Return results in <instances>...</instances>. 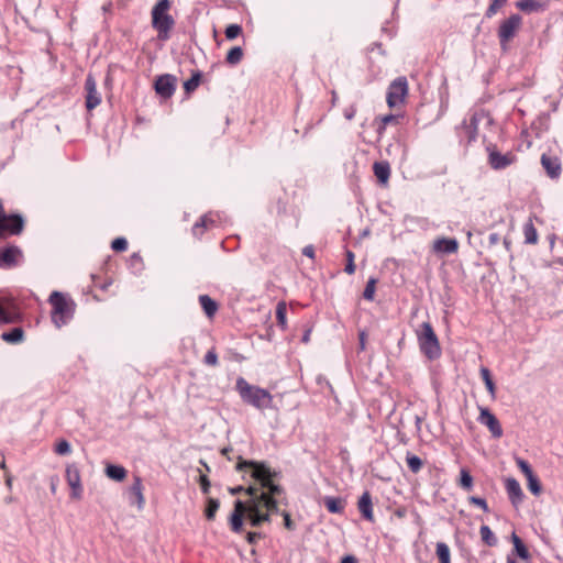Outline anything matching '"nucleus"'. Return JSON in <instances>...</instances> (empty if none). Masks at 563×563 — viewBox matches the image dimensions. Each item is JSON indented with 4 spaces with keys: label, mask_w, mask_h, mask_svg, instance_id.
<instances>
[{
    "label": "nucleus",
    "mask_w": 563,
    "mask_h": 563,
    "mask_svg": "<svg viewBox=\"0 0 563 563\" xmlns=\"http://www.w3.org/2000/svg\"><path fill=\"white\" fill-rule=\"evenodd\" d=\"M376 284H377V279L374 278V277H371L367 280V284H366L365 289L363 291V297H364L365 300H367V301H373L374 300L375 290H376Z\"/></svg>",
    "instance_id": "e433bc0d"
},
{
    "label": "nucleus",
    "mask_w": 563,
    "mask_h": 563,
    "mask_svg": "<svg viewBox=\"0 0 563 563\" xmlns=\"http://www.w3.org/2000/svg\"><path fill=\"white\" fill-rule=\"evenodd\" d=\"M432 250L435 253L453 254L459 250V243L455 239L440 238L433 242Z\"/></svg>",
    "instance_id": "dca6fc26"
},
{
    "label": "nucleus",
    "mask_w": 563,
    "mask_h": 563,
    "mask_svg": "<svg viewBox=\"0 0 563 563\" xmlns=\"http://www.w3.org/2000/svg\"><path fill=\"white\" fill-rule=\"evenodd\" d=\"M357 508L362 514L363 518L369 522H374V511H373V503L372 496L369 492H364L357 501Z\"/></svg>",
    "instance_id": "f3484780"
},
{
    "label": "nucleus",
    "mask_w": 563,
    "mask_h": 563,
    "mask_svg": "<svg viewBox=\"0 0 563 563\" xmlns=\"http://www.w3.org/2000/svg\"><path fill=\"white\" fill-rule=\"evenodd\" d=\"M343 114L346 120H352L356 114V107L352 104L345 108Z\"/></svg>",
    "instance_id": "3c124183"
},
{
    "label": "nucleus",
    "mask_w": 563,
    "mask_h": 563,
    "mask_svg": "<svg viewBox=\"0 0 563 563\" xmlns=\"http://www.w3.org/2000/svg\"><path fill=\"white\" fill-rule=\"evenodd\" d=\"M523 235H525V243L534 245L539 241L538 231L532 222L531 219H529L528 222L523 225Z\"/></svg>",
    "instance_id": "b1692460"
},
{
    "label": "nucleus",
    "mask_w": 563,
    "mask_h": 563,
    "mask_svg": "<svg viewBox=\"0 0 563 563\" xmlns=\"http://www.w3.org/2000/svg\"><path fill=\"white\" fill-rule=\"evenodd\" d=\"M345 256H346V265H345L344 272L347 273L349 275H352L355 273L354 253L350 250H346Z\"/></svg>",
    "instance_id": "c03bdc74"
},
{
    "label": "nucleus",
    "mask_w": 563,
    "mask_h": 563,
    "mask_svg": "<svg viewBox=\"0 0 563 563\" xmlns=\"http://www.w3.org/2000/svg\"><path fill=\"white\" fill-rule=\"evenodd\" d=\"M282 314H283L282 300H279L275 305V318H276L277 324H282Z\"/></svg>",
    "instance_id": "603ef678"
},
{
    "label": "nucleus",
    "mask_w": 563,
    "mask_h": 563,
    "mask_svg": "<svg viewBox=\"0 0 563 563\" xmlns=\"http://www.w3.org/2000/svg\"><path fill=\"white\" fill-rule=\"evenodd\" d=\"M243 58V51L240 46L232 47L225 57V60L230 65H236L239 64Z\"/></svg>",
    "instance_id": "f704fd0d"
},
{
    "label": "nucleus",
    "mask_w": 563,
    "mask_h": 563,
    "mask_svg": "<svg viewBox=\"0 0 563 563\" xmlns=\"http://www.w3.org/2000/svg\"><path fill=\"white\" fill-rule=\"evenodd\" d=\"M111 249L114 252H123L128 249V241L125 238H117L111 243Z\"/></svg>",
    "instance_id": "49530a36"
},
{
    "label": "nucleus",
    "mask_w": 563,
    "mask_h": 563,
    "mask_svg": "<svg viewBox=\"0 0 563 563\" xmlns=\"http://www.w3.org/2000/svg\"><path fill=\"white\" fill-rule=\"evenodd\" d=\"M238 471L247 470L255 485L247 487L251 499L247 505L238 499L234 503V510L230 516L231 529L240 532L243 526V516L246 512L252 526L257 527L268 520L269 516L278 512L275 495L280 493L279 472L272 470L264 462L243 461L236 465Z\"/></svg>",
    "instance_id": "f257e3e1"
},
{
    "label": "nucleus",
    "mask_w": 563,
    "mask_h": 563,
    "mask_svg": "<svg viewBox=\"0 0 563 563\" xmlns=\"http://www.w3.org/2000/svg\"><path fill=\"white\" fill-rule=\"evenodd\" d=\"M468 501H470V504L475 505V506L482 508L485 512L489 511L487 501L484 498L476 497V496H471L468 498Z\"/></svg>",
    "instance_id": "09e8293b"
},
{
    "label": "nucleus",
    "mask_w": 563,
    "mask_h": 563,
    "mask_svg": "<svg viewBox=\"0 0 563 563\" xmlns=\"http://www.w3.org/2000/svg\"><path fill=\"white\" fill-rule=\"evenodd\" d=\"M24 332L22 328H13L10 331L3 332L1 339L9 343H19L23 340Z\"/></svg>",
    "instance_id": "c85d7f7f"
},
{
    "label": "nucleus",
    "mask_w": 563,
    "mask_h": 563,
    "mask_svg": "<svg viewBox=\"0 0 563 563\" xmlns=\"http://www.w3.org/2000/svg\"><path fill=\"white\" fill-rule=\"evenodd\" d=\"M479 373L488 393L490 394L492 397H495L496 386L495 383L493 382L490 371L487 367H482Z\"/></svg>",
    "instance_id": "72a5a7b5"
},
{
    "label": "nucleus",
    "mask_w": 563,
    "mask_h": 563,
    "mask_svg": "<svg viewBox=\"0 0 563 563\" xmlns=\"http://www.w3.org/2000/svg\"><path fill=\"white\" fill-rule=\"evenodd\" d=\"M242 492H245L247 494V488L245 489L243 486H236L234 488H230L231 495H238Z\"/></svg>",
    "instance_id": "13d9d810"
},
{
    "label": "nucleus",
    "mask_w": 563,
    "mask_h": 563,
    "mask_svg": "<svg viewBox=\"0 0 563 563\" xmlns=\"http://www.w3.org/2000/svg\"><path fill=\"white\" fill-rule=\"evenodd\" d=\"M341 563H357V560L353 555H346L342 559Z\"/></svg>",
    "instance_id": "052dcab7"
},
{
    "label": "nucleus",
    "mask_w": 563,
    "mask_h": 563,
    "mask_svg": "<svg viewBox=\"0 0 563 563\" xmlns=\"http://www.w3.org/2000/svg\"><path fill=\"white\" fill-rule=\"evenodd\" d=\"M82 487L81 484L79 485V488H71V497L79 499L81 497Z\"/></svg>",
    "instance_id": "4d7b16f0"
},
{
    "label": "nucleus",
    "mask_w": 563,
    "mask_h": 563,
    "mask_svg": "<svg viewBox=\"0 0 563 563\" xmlns=\"http://www.w3.org/2000/svg\"><path fill=\"white\" fill-rule=\"evenodd\" d=\"M71 451L70 444L67 440H60L55 445V453L58 455H67Z\"/></svg>",
    "instance_id": "a18cd8bd"
},
{
    "label": "nucleus",
    "mask_w": 563,
    "mask_h": 563,
    "mask_svg": "<svg viewBox=\"0 0 563 563\" xmlns=\"http://www.w3.org/2000/svg\"><path fill=\"white\" fill-rule=\"evenodd\" d=\"M322 503L330 514H343L346 507V500L343 497L325 496Z\"/></svg>",
    "instance_id": "aec40b11"
},
{
    "label": "nucleus",
    "mask_w": 563,
    "mask_h": 563,
    "mask_svg": "<svg viewBox=\"0 0 563 563\" xmlns=\"http://www.w3.org/2000/svg\"><path fill=\"white\" fill-rule=\"evenodd\" d=\"M177 78L174 75L165 74L156 78L154 88L158 96L164 99L170 98L176 90Z\"/></svg>",
    "instance_id": "9d476101"
},
{
    "label": "nucleus",
    "mask_w": 563,
    "mask_h": 563,
    "mask_svg": "<svg viewBox=\"0 0 563 563\" xmlns=\"http://www.w3.org/2000/svg\"><path fill=\"white\" fill-rule=\"evenodd\" d=\"M199 302L201 305V308L203 309L205 313L211 318L216 314L218 310L217 302L208 295H200L199 296Z\"/></svg>",
    "instance_id": "393cba45"
},
{
    "label": "nucleus",
    "mask_w": 563,
    "mask_h": 563,
    "mask_svg": "<svg viewBox=\"0 0 563 563\" xmlns=\"http://www.w3.org/2000/svg\"><path fill=\"white\" fill-rule=\"evenodd\" d=\"M66 481L70 488H79V485L81 484L80 481V473L77 466L75 465H68L66 467Z\"/></svg>",
    "instance_id": "a878e982"
},
{
    "label": "nucleus",
    "mask_w": 563,
    "mask_h": 563,
    "mask_svg": "<svg viewBox=\"0 0 563 563\" xmlns=\"http://www.w3.org/2000/svg\"><path fill=\"white\" fill-rule=\"evenodd\" d=\"M200 80H201V73L200 71L194 73L191 75V77L184 82V89L186 90V92L190 93L194 90H196L200 84Z\"/></svg>",
    "instance_id": "c9c22d12"
},
{
    "label": "nucleus",
    "mask_w": 563,
    "mask_h": 563,
    "mask_svg": "<svg viewBox=\"0 0 563 563\" xmlns=\"http://www.w3.org/2000/svg\"><path fill=\"white\" fill-rule=\"evenodd\" d=\"M130 503L136 504L139 510L144 507L143 485L139 476L134 477V482L130 487Z\"/></svg>",
    "instance_id": "6ab92c4d"
},
{
    "label": "nucleus",
    "mask_w": 563,
    "mask_h": 563,
    "mask_svg": "<svg viewBox=\"0 0 563 563\" xmlns=\"http://www.w3.org/2000/svg\"><path fill=\"white\" fill-rule=\"evenodd\" d=\"M242 33L240 24H230L225 27L224 34L228 40H234Z\"/></svg>",
    "instance_id": "37998d69"
},
{
    "label": "nucleus",
    "mask_w": 563,
    "mask_h": 563,
    "mask_svg": "<svg viewBox=\"0 0 563 563\" xmlns=\"http://www.w3.org/2000/svg\"><path fill=\"white\" fill-rule=\"evenodd\" d=\"M409 93L408 80L405 76L397 77L393 80L386 92V102L390 109L401 108L406 104Z\"/></svg>",
    "instance_id": "39448f33"
},
{
    "label": "nucleus",
    "mask_w": 563,
    "mask_h": 563,
    "mask_svg": "<svg viewBox=\"0 0 563 563\" xmlns=\"http://www.w3.org/2000/svg\"><path fill=\"white\" fill-rule=\"evenodd\" d=\"M22 252L18 246L11 245L0 250V267H11L16 264Z\"/></svg>",
    "instance_id": "2eb2a0df"
},
{
    "label": "nucleus",
    "mask_w": 563,
    "mask_h": 563,
    "mask_svg": "<svg viewBox=\"0 0 563 563\" xmlns=\"http://www.w3.org/2000/svg\"><path fill=\"white\" fill-rule=\"evenodd\" d=\"M435 553L440 563H451V552L446 543L438 542Z\"/></svg>",
    "instance_id": "2f4dec72"
},
{
    "label": "nucleus",
    "mask_w": 563,
    "mask_h": 563,
    "mask_svg": "<svg viewBox=\"0 0 563 563\" xmlns=\"http://www.w3.org/2000/svg\"><path fill=\"white\" fill-rule=\"evenodd\" d=\"M478 421L488 428L494 438L499 439L503 437L501 424L496 416L489 411V409L484 407L479 408Z\"/></svg>",
    "instance_id": "f8f14e48"
},
{
    "label": "nucleus",
    "mask_w": 563,
    "mask_h": 563,
    "mask_svg": "<svg viewBox=\"0 0 563 563\" xmlns=\"http://www.w3.org/2000/svg\"><path fill=\"white\" fill-rule=\"evenodd\" d=\"M358 339L361 350H365L366 334L364 332H361Z\"/></svg>",
    "instance_id": "bf43d9fd"
},
{
    "label": "nucleus",
    "mask_w": 563,
    "mask_h": 563,
    "mask_svg": "<svg viewBox=\"0 0 563 563\" xmlns=\"http://www.w3.org/2000/svg\"><path fill=\"white\" fill-rule=\"evenodd\" d=\"M24 229V219L20 213L7 214L0 221V239L19 235Z\"/></svg>",
    "instance_id": "1a4fd4ad"
},
{
    "label": "nucleus",
    "mask_w": 563,
    "mask_h": 563,
    "mask_svg": "<svg viewBox=\"0 0 563 563\" xmlns=\"http://www.w3.org/2000/svg\"><path fill=\"white\" fill-rule=\"evenodd\" d=\"M470 126L471 128H474V130L477 129V120L475 118V115H473L471 119H470Z\"/></svg>",
    "instance_id": "0e129e2a"
},
{
    "label": "nucleus",
    "mask_w": 563,
    "mask_h": 563,
    "mask_svg": "<svg viewBox=\"0 0 563 563\" xmlns=\"http://www.w3.org/2000/svg\"><path fill=\"white\" fill-rule=\"evenodd\" d=\"M170 9L169 0H158L152 9V26L157 31L161 41H167L170 31L175 25L174 18L168 13Z\"/></svg>",
    "instance_id": "20e7f679"
},
{
    "label": "nucleus",
    "mask_w": 563,
    "mask_h": 563,
    "mask_svg": "<svg viewBox=\"0 0 563 563\" xmlns=\"http://www.w3.org/2000/svg\"><path fill=\"white\" fill-rule=\"evenodd\" d=\"M460 485L466 490H471L473 486V477L466 470H461Z\"/></svg>",
    "instance_id": "79ce46f5"
},
{
    "label": "nucleus",
    "mask_w": 563,
    "mask_h": 563,
    "mask_svg": "<svg viewBox=\"0 0 563 563\" xmlns=\"http://www.w3.org/2000/svg\"><path fill=\"white\" fill-rule=\"evenodd\" d=\"M516 7L528 13L545 10V4L538 0H520L516 2Z\"/></svg>",
    "instance_id": "5701e85b"
},
{
    "label": "nucleus",
    "mask_w": 563,
    "mask_h": 563,
    "mask_svg": "<svg viewBox=\"0 0 563 563\" xmlns=\"http://www.w3.org/2000/svg\"><path fill=\"white\" fill-rule=\"evenodd\" d=\"M48 301L52 305V322L56 328L66 325L74 317L75 302L60 291H53Z\"/></svg>",
    "instance_id": "f03ea898"
},
{
    "label": "nucleus",
    "mask_w": 563,
    "mask_h": 563,
    "mask_svg": "<svg viewBox=\"0 0 563 563\" xmlns=\"http://www.w3.org/2000/svg\"><path fill=\"white\" fill-rule=\"evenodd\" d=\"M479 534L482 541L488 547H495L497 544V538L488 526L483 525L479 529Z\"/></svg>",
    "instance_id": "473e14b6"
},
{
    "label": "nucleus",
    "mask_w": 563,
    "mask_h": 563,
    "mask_svg": "<svg viewBox=\"0 0 563 563\" xmlns=\"http://www.w3.org/2000/svg\"><path fill=\"white\" fill-rule=\"evenodd\" d=\"M235 388L242 400L255 408L264 409L272 402V396L266 389L249 384L243 377H238Z\"/></svg>",
    "instance_id": "7ed1b4c3"
},
{
    "label": "nucleus",
    "mask_w": 563,
    "mask_h": 563,
    "mask_svg": "<svg viewBox=\"0 0 563 563\" xmlns=\"http://www.w3.org/2000/svg\"><path fill=\"white\" fill-rule=\"evenodd\" d=\"M302 341L303 342H308L309 341V331L303 334Z\"/></svg>",
    "instance_id": "338daca9"
},
{
    "label": "nucleus",
    "mask_w": 563,
    "mask_h": 563,
    "mask_svg": "<svg viewBox=\"0 0 563 563\" xmlns=\"http://www.w3.org/2000/svg\"><path fill=\"white\" fill-rule=\"evenodd\" d=\"M516 464L519 467V470L525 474L528 482L529 490L536 496L540 495L542 486L538 476L533 473L530 464L520 457L516 460Z\"/></svg>",
    "instance_id": "9b49d317"
},
{
    "label": "nucleus",
    "mask_w": 563,
    "mask_h": 563,
    "mask_svg": "<svg viewBox=\"0 0 563 563\" xmlns=\"http://www.w3.org/2000/svg\"><path fill=\"white\" fill-rule=\"evenodd\" d=\"M541 164L545 169L547 174L551 178H556L561 174V163L560 159L555 156H550L548 154H542Z\"/></svg>",
    "instance_id": "a211bd4d"
},
{
    "label": "nucleus",
    "mask_w": 563,
    "mask_h": 563,
    "mask_svg": "<svg viewBox=\"0 0 563 563\" xmlns=\"http://www.w3.org/2000/svg\"><path fill=\"white\" fill-rule=\"evenodd\" d=\"M220 507V503L218 499L210 498L208 500L207 507H206V518L208 520H213L216 517V514Z\"/></svg>",
    "instance_id": "58836bf2"
},
{
    "label": "nucleus",
    "mask_w": 563,
    "mask_h": 563,
    "mask_svg": "<svg viewBox=\"0 0 563 563\" xmlns=\"http://www.w3.org/2000/svg\"><path fill=\"white\" fill-rule=\"evenodd\" d=\"M302 254L308 256V257H310V258H313L314 257V249H313V246L308 245V246L303 247Z\"/></svg>",
    "instance_id": "5fc2aeb1"
},
{
    "label": "nucleus",
    "mask_w": 563,
    "mask_h": 563,
    "mask_svg": "<svg viewBox=\"0 0 563 563\" xmlns=\"http://www.w3.org/2000/svg\"><path fill=\"white\" fill-rule=\"evenodd\" d=\"M488 240H489V244H490V245H496V244H498V243H499V241H500V236H499V234H498V233H492V234L489 235Z\"/></svg>",
    "instance_id": "6e6d98bb"
},
{
    "label": "nucleus",
    "mask_w": 563,
    "mask_h": 563,
    "mask_svg": "<svg viewBox=\"0 0 563 563\" xmlns=\"http://www.w3.org/2000/svg\"><path fill=\"white\" fill-rule=\"evenodd\" d=\"M129 265L134 271V273H140L143 271V260L139 253H133L129 258Z\"/></svg>",
    "instance_id": "a19ab883"
},
{
    "label": "nucleus",
    "mask_w": 563,
    "mask_h": 563,
    "mask_svg": "<svg viewBox=\"0 0 563 563\" xmlns=\"http://www.w3.org/2000/svg\"><path fill=\"white\" fill-rule=\"evenodd\" d=\"M258 537H260V534H258V533H256V532H249V533H247V541H249V543H254V542H255V540H256Z\"/></svg>",
    "instance_id": "680f3d73"
},
{
    "label": "nucleus",
    "mask_w": 563,
    "mask_h": 563,
    "mask_svg": "<svg viewBox=\"0 0 563 563\" xmlns=\"http://www.w3.org/2000/svg\"><path fill=\"white\" fill-rule=\"evenodd\" d=\"M56 482H57V479L55 477L51 478V490L53 494H55V492H56Z\"/></svg>",
    "instance_id": "69168bd1"
},
{
    "label": "nucleus",
    "mask_w": 563,
    "mask_h": 563,
    "mask_svg": "<svg viewBox=\"0 0 563 563\" xmlns=\"http://www.w3.org/2000/svg\"><path fill=\"white\" fill-rule=\"evenodd\" d=\"M406 509L405 508H398L395 510V516L398 518H404L406 516Z\"/></svg>",
    "instance_id": "e2e57ef3"
},
{
    "label": "nucleus",
    "mask_w": 563,
    "mask_h": 563,
    "mask_svg": "<svg viewBox=\"0 0 563 563\" xmlns=\"http://www.w3.org/2000/svg\"><path fill=\"white\" fill-rule=\"evenodd\" d=\"M212 223L213 221L209 219L207 216L201 217L200 220L192 227L194 235H201L203 233V229L208 228Z\"/></svg>",
    "instance_id": "4c0bfd02"
},
{
    "label": "nucleus",
    "mask_w": 563,
    "mask_h": 563,
    "mask_svg": "<svg viewBox=\"0 0 563 563\" xmlns=\"http://www.w3.org/2000/svg\"><path fill=\"white\" fill-rule=\"evenodd\" d=\"M487 152L488 164L493 169L496 170L505 169L517 161V157L514 153L508 152L503 154L497 150V146L493 144L487 146Z\"/></svg>",
    "instance_id": "6e6552de"
},
{
    "label": "nucleus",
    "mask_w": 563,
    "mask_h": 563,
    "mask_svg": "<svg viewBox=\"0 0 563 563\" xmlns=\"http://www.w3.org/2000/svg\"><path fill=\"white\" fill-rule=\"evenodd\" d=\"M203 363L209 366L218 365V354L214 349H211L206 353Z\"/></svg>",
    "instance_id": "de8ad7c7"
},
{
    "label": "nucleus",
    "mask_w": 563,
    "mask_h": 563,
    "mask_svg": "<svg viewBox=\"0 0 563 563\" xmlns=\"http://www.w3.org/2000/svg\"><path fill=\"white\" fill-rule=\"evenodd\" d=\"M511 540H512L514 548H515L517 555L520 559L527 561L530 555H529V551L526 548V545L523 544L522 540L516 533H512Z\"/></svg>",
    "instance_id": "7c9ffc66"
},
{
    "label": "nucleus",
    "mask_w": 563,
    "mask_h": 563,
    "mask_svg": "<svg viewBox=\"0 0 563 563\" xmlns=\"http://www.w3.org/2000/svg\"><path fill=\"white\" fill-rule=\"evenodd\" d=\"M373 172L377 180L386 185L390 177V166L387 162H375L373 165Z\"/></svg>",
    "instance_id": "4be33fe9"
},
{
    "label": "nucleus",
    "mask_w": 563,
    "mask_h": 563,
    "mask_svg": "<svg viewBox=\"0 0 563 563\" xmlns=\"http://www.w3.org/2000/svg\"><path fill=\"white\" fill-rule=\"evenodd\" d=\"M106 474L109 478L117 481V482H121L125 478L126 471L121 465L109 464L106 467Z\"/></svg>",
    "instance_id": "bb28decb"
},
{
    "label": "nucleus",
    "mask_w": 563,
    "mask_h": 563,
    "mask_svg": "<svg viewBox=\"0 0 563 563\" xmlns=\"http://www.w3.org/2000/svg\"><path fill=\"white\" fill-rule=\"evenodd\" d=\"M404 119V115L400 114H387L380 118V123L377 128V133L382 135L388 124H399Z\"/></svg>",
    "instance_id": "cd10ccee"
},
{
    "label": "nucleus",
    "mask_w": 563,
    "mask_h": 563,
    "mask_svg": "<svg viewBox=\"0 0 563 563\" xmlns=\"http://www.w3.org/2000/svg\"><path fill=\"white\" fill-rule=\"evenodd\" d=\"M522 19L518 14H512L508 19L501 22L498 29V38L503 48L514 38L518 30L520 29Z\"/></svg>",
    "instance_id": "0eeeda50"
},
{
    "label": "nucleus",
    "mask_w": 563,
    "mask_h": 563,
    "mask_svg": "<svg viewBox=\"0 0 563 563\" xmlns=\"http://www.w3.org/2000/svg\"><path fill=\"white\" fill-rule=\"evenodd\" d=\"M406 463H407V466L408 468L413 473V474H417L421 471V468L423 467V461L410 453V452H407L406 454Z\"/></svg>",
    "instance_id": "c756f323"
},
{
    "label": "nucleus",
    "mask_w": 563,
    "mask_h": 563,
    "mask_svg": "<svg viewBox=\"0 0 563 563\" xmlns=\"http://www.w3.org/2000/svg\"><path fill=\"white\" fill-rule=\"evenodd\" d=\"M86 108L92 110L101 102V96L97 90V82L92 75H88L85 80Z\"/></svg>",
    "instance_id": "ddd939ff"
},
{
    "label": "nucleus",
    "mask_w": 563,
    "mask_h": 563,
    "mask_svg": "<svg viewBox=\"0 0 563 563\" xmlns=\"http://www.w3.org/2000/svg\"><path fill=\"white\" fill-rule=\"evenodd\" d=\"M418 340L422 353L428 358H437L440 355V344L433 328L429 322L421 324V329L418 332Z\"/></svg>",
    "instance_id": "423d86ee"
},
{
    "label": "nucleus",
    "mask_w": 563,
    "mask_h": 563,
    "mask_svg": "<svg viewBox=\"0 0 563 563\" xmlns=\"http://www.w3.org/2000/svg\"><path fill=\"white\" fill-rule=\"evenodd\" d=\"M506 2L507 0H492L485 12V16L488 19L493 18L498 12V10H500L506 4Z\"/></svg>",
    "instance_id": "ea45409f"
},
{
    "label": "nucleus",
    "mask_w": 563,
    "mask_h": 563,
    "mask_svg": "<svg viewBox=\"0 0 563 563\" xmlns=\"http://www.w3.org/2000/svg\"><path fill=\"white\" fill-rule=\"evenodd\" d=\"M19 314L14 308L13 302L8 301L7 306L0 302V323H13L16 321Z\"/></svg>",
    "instance_id": "412c9836"
},
{
    "label": "nucleus",
    "mask_w": 563,
    "mask_h": 563,
    "mask_svg": "<svg viewBox=\"0 0 563 563\" xmlns=\"http://www.w3.org/2000/svg\"><path fill=\"white\" fill-rule=\"evenodd\" d=\"M507 563H517L516 560L511 559V558H508L507 559Z\"/></svg>",
    "instance_id": "774afa93"
},
{
    "label": "nucleus",
    "mask_w": 563,
    "mask_h": 563,
    "mask_svg": "<svg viewBox=\"0 0 563 563\" xmlns=\"http://www.w3.org/2000/svg\"><path fill=\"white\" fill-rule=\"evenodd\" d=\"M199 484H200V488H201L202 493L208 494L209 488H210V481L208 479V477L206 475H200Z\"/></svg>",
    "instance_id": "8fccbe9b"
},
{
    "label": "nucleus",
    "mask_w": 563,
    "mask_h": 563,
    "mask_svg": "<svg viewBox=\"0 0 563 563\" xmlns=\"http://www.w3.org/2000/svg\"><path fill=\"white\" fill-rule=\"evenodd\" d=\"M284 527L289 530L294 529V522L291 521L288 514H284Z\"/></svg>",
    "instance_id": "864d4df0"
},
{
    "label": "nucleus",
    "mask_w": 563,
    "mask_h": 563,
    "mask_svg": "<svg viewBox=\"0 0 563 563\" xmlns=\"http://www.w3.org/2000/svg\"><path fill=\"white\" fill-rule=\"evenodd\" d=\"M505 489L507 492V495L509 497L511 505L515 508H518L525 498V494L522 492V488H521L519 482L514 477L506 478L505 479Z\"/></svg>",
    "instance_id": "4468645a"
}]
</instances>
